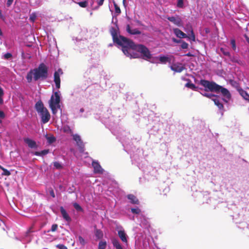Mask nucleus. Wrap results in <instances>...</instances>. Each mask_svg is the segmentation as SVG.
Listing matches in <instances>:
<instances>
[{
  "instance_id": "obj_18",
  "label": "nucleus",
  "mask_w": 249,
  "mask_h": 249,
  "mask_svg": "<svg viewBox=\"0 0 249 249\" xmlns=\"http://www.w3.org/2000/svg\"><path fill=\"white\" fill-rule=\"evenodd\" d=\"M92 166L93 168V172L95 174H103L104 169L100 165L98 160H93Z\"/></svg>"
},
{
  "instance_id": "obj_55",
  "label": "nucleus",
  "mask_w": 249,
  "mask_h": 249,
  "mask_svg": "<svg viewBox=\"0 0 249 249\" xmlns=\"http://www.w3.org/2000/svg\"><path fill=\"white\" fill-rule=\"evenodd\" d=\"M56 248L58 249H68L67 247L64 244H58L56 245Z\"/></svg>"
},
{
  "instance_id": "obj_5",
  "label": "nucleus",
  "mask_w": 249,
  "mask_h": 249,
  "mask_svg": "<svg viewBox=\"0 0 249 249\" xmlns=\"http://www.w3.org/2000/svg\"><path fill=\"white\" fill-rule=\"evenodd\" d=\"M35 109L40 116L42 124H45L50 121L51 118L50 113L44 106L41 100L39 99L36 103Z\"/></svg>"
},
{
  "instance_id": "obj_39",
  "label": "nucleus",
  "mask_w": 249,
  "mask_h": 249,
  "mask_svg": "<svg viewBox=\"0 0 249 249\" xmlns=\"http://www.w3.org/2000/svg\"><path fill=\"white\" fill-rule=\"evenodd\" d=\"M130 211H131V212L133 214H137V215H139V214H141V210L138 207H134V208H131Z\"/></svg>"
},
{
  "instance_id": "obj_27",
  "label": "nucleus",
  "mask_w": 249,
  "mask_h": 249,
  "mask_svg": "<svg viewBox=\"0 0 249 249\" xmlns=\"http://www.w3.org/2000/svg\"><path fill=\"white\" fill-rule=\"evenodd\" d=\"M188 4L187 0H177L176 6L177 8L184 9Z\"/></svg>"
},
{
  "instance_id": "obj_31",
  "label": "nucleus",
  "mask_w": 249,
  "mask_h": 249,
  "mask_svg": "<svg viewBox=\"0 0 249 249\" xmlns=\"http://www.w3.org/2000/svg\"><path fill=\"white\" fill-rule=\"evenodd\" d=\"M1 58V59L5 60L12 61L13 59V56L11 53L7 52L6 53H2Z\"/></svg>"
},
{
  "instance_id": "obj_9",
  "label": "nucleus",
  "mask_w": 249,
  "mask_h": 249,
  "mask_svg": "<svg viewBox=\"0 0 249 249\" xmlns=\"http://www.w3.org/2000/svg\"><path fill=\"white\" fill-rule=\"evenodd\" d=\"M72 140L76 142L80 153H83L85 150V144L81 136L78 134L72 135Z\"/></svg>"
},
{
  "instance_id": "obj_20",
  "label": "nucleus",
  "mask_w": 249,
  "mask_h": 249,
  "mask_svg": "<svg viewBox=\"0 0 249 249\" xmlns=\"http://www.w3.org/2000/svg\"><path fill=\"white\" fill-rule=\"evenodd\" d=\"M118 234L122 242H127L128 236L122 227H121L120 229L118 231Z\"/></svg>"
},
{
  "instance_id": "obj_28",
  "label": "nucleus",
  "mask_w": 249,
  "mask_h": 249,
  "mask_svg": "<svg viewBox=\"0 0 249 249\" xmlns=\"http://www.w3.org/2000/svg\"><path fill=\"white\" fill-rule=\"evenodd\" d=\"M233 220L235 223L237 225V226L238 228L244 229L246 228H248V224L247 222L245 221L240 222L237 220L236 218L235 217V216H233Z\"/></svg>"
},
{
  "instance_id": "obj_7",
  "label": "nucleus",
  "mask_w": 249,
  "mask_h": 249,
  "mask_svg": "<svg viewBox=\"0 0 249 249\" xmlns=\"http://www.w3.org/2000/svg\"><path fill=\"white\" fill-rule=\"evenodd\" d=\"M199 84L204 88L206 91H211L216 92L218 85L213 81H209L205 79H201Z\"/></svg>"
},
{
  "instance_id": "obj_50",
  "label": "nucleus",
  "mask_w": 249,
  "mask_h": 249,
  "mask_svg": "<svg viewBox=\"0 0 249 249\" xmlns=\"http://www.w3.org/2000/svg\"><path fill=\"white\" fill-rule=\"evenodd\" d=\"M63 130L64 132L70 133H71L72 132V130H71L70 126L68 125H65L63 127Z\"/></svg>"
},
{
  "instance_id": "obj_30",
  "label": "nucleus",
  "mask_w": 249,
  "mask_h": 249,
  "mask_svg": "<svg viewBox=\"0 0 249 249\" xmlns=\"http://www.w3.org/2000/svg\"><path fill=\"white\" fill-rule=\"evenodd\" d=\"M187 32L188 35V37L187 38H188V40L190 41H196V36L194 32L193 29L191 27V29L189 31H186Z\"/></svg>"
},
{
  "instance_id": "obj_34",
  "label": "nucleus",
  "mask_w": 249,
  "mask_h": 249,
  "mask_svg": "<svg viewBox=\"0 0 249 249\" xmlns=\"http://www.w3.org/2000/svg\"><path fill=\"white\" fill-rule=\"evenodd\" d=\"M45 138L49 144H52L56 142V139L53 135L48 136L47 134L45 135Z\"/></svg>"
},
{
  "instance_id": "obj_40",
  "label": "nucleus",
  "mask_w": 249,
  "mask_h": 249,
  "mask_svg": "<svg viewBox=\"0 0 249 249\" xmlns=\"http://www.w3.org/2000/svg\"><path fill=\"white\" fill-rule=\"evenodd\" d=\"M209 194L208 192L205 191L203 193H201V195H202L203 196V198L206 200V203H209L211 201V198L209 197H208Z\"/></svg>"
},
{
  "instance_id": "obj_60",
  "label": "nucleus",
  "mask_w": 249,
  "mask_h": 249,
  "mask_svg": "<svg viewBox=\"0 0 249 249\" xmlns=\"http://www.w3.org/2000/svg\"><path fill=\"white\" fill-rule=\"evenodd\" d=\"M0 19L2 21L5 20V17L3 15L1 10L0 9Z\"/></svg>"
},
{
  "instance_id": "obj_11",
  "label": "nucleus",
  "mask_w": 249,
  "mask_h": 249,
  "mask_svg": "<svg viewBox=\"0 0 249 249\" xmlns=\"http://www.w3.org/2000/svg\"><path fill=\"white\" fill-rule=\"evenodd\" d=\"M63 74V71L61 68H59L57 71H55L53 74V81L55 83L56 89H59L60 87V75Z\"/></svg>"
},
{
  "instance_id": "obj_15",
  "label": "nucleus",
  "mask_w": 249,
  "mask_h": 249,
  "mask_svg": "<svg viewBox=\"0 0 249 249\" xmlns=\"http://www.w3.org/2000/svg\"><path fill=\"white\" fill-rule=\"evenodd\" d=\"M59 210L62 217L68 223L67 225H69L72 221L71 218L63 206H60Z\"/></svg>"
},
{
  "instance_id": "obj_47",
  "label": "nucleus",
  "mask_w": 249,
  "mask_h": 249,
  "mask_svg": "<svg viewBox=\"0 0 249 249\" xmlns=\"http://www.w3.org/2000/svg\"><path fill=\"white\" fill-rule=\"evenodd\" d=\"M91 71H93V72H95L96 73H98L99 72V71L94 65L91 66L89 70H88L87 72H89V73H90L91 72Z\"/></svg>"
},
{
  "instance_id": "obj_35",
  "label": "nucleus",
  "mask_w": 249,
  "mask_h": 249,
  "mask_svg": "<svg viewBox=\"0 0 249 249\" xmlns=\"http://www.w3.org/2000/svg\"><path fill=\"white\" fill-rule=\"evenodd\" d=\"M230 60L233 62L237 63L239 65H241L242 64V61L238 57L235 56H232L231 55V56H229Z\"/></svg>"
},
{
  "instance_id": "obj_10",
  "label": "nucleus",
  "mask_w": 249,
  "mask_h": 249,
  "mask_svg": "<svg viewBox=\"0 0 249 249\" xmlns=\"http://www.w3.org/2000/svg\"><path fill=\"white\" fill-rule=\"evenodd\" d=\"M80 32L78 36L72 37V40L74 41V43L77 45H79L81 42L84 39H86V35L88 33V29L86 28H80Z\"/></svg>"
},
{
  "instance_id": "obj_59",
  "label": "nucleus",
  "mask_w": 249,
  "mask_h": 249,
  "mask_svg": "<svg viewBox=\"0 0 249 249\" xmlns=\"http://www.w3.org/2000/svg\"><path fill=\"white\" fill-rule=\"evenodd\" d=\"M14 1V0H7V2H6V6L7 7H9L11 6V5L12 4L13 2Z\"/></svg>"
},
{
  "instance_id": "obj_54",
  "label": "nucleus",
  "mask_w": 249,
  "mask_h": 249,
  "mask_svg": "<svg viewBox=\"0 0 249 249\" xmlns=\"http://www.w3.org/2000/svg\"><path fill=\"white\" fill-rule=\"evenodd\" d=\"M10 175H11V172L10 171L8 170L7 169H6L5 168H4L2 170V175L9 176Z\"/></svg>"
},
{
  "instance_id": "obj_49",
  "label": "nucleus",
  "mask_w": 249,
  "mask_h": 249,
  "mask_svg": "<svg viewBox=\"0 0 249 249\" xmlns=\"http://www.w3.org/2000/svg\"><path fill=\"white\" fill-rule=\"evenodd\" d=\"M78 241L79 242V243L80 244V245H81L82 246H84L86 242V241L85 240V239L81 235H79L78 237Z\"/></svg>"
},
{
  "instance_id": "obj_56",
  "label": "nucleus",
  "mask_w": 249,
  "mask_h": 249,
  "mask_svg": "<svg viewBox=\"0 0 249 249\" xmlns=\"http://www.w3.org/2000/svg\"><path fill=\"white\" fill-rule=\"evenodd\" d=\"M172 41L176 43H180L181 42H182V40L181 39H178L175 38V37H173L172 38Z\"/></svg>"
},
{
  "instance_id": "obj_53",
  "label": "nucleus",
  "mask_w": 249,
  "mask_h": 249,
  "mask_svg": "<svg viewBox=\"0 0 249 249\" xmlns=\"http://www.w3.org/2000/svg\"><path fill=\"white\" fill-rule=\"evenodd\" d=\"M220 50L222 53L225 56H228L229 57V56H231V53L230 52L225 51L224 49L222 48L220 49Z\"/></svg>"
},
{
  "instance_id": "obj_36",
  "label": "nucleus",
  "mask_w": 249,
  "mask_h": 249,
  "mask_svg": "<svg viewBox=\"0 0 249 249\" xmlns=\"http://www.w3.org/2000/svg\"><path fill=\"white\" fill-rule=\"evenodd\" d=\"M72 206H73V207L76 210L77 212H81V213H84V210L83 208L77 202H73V203H72Z\"/></svg>"
},
{
  "instance_id": "obj_42",
  "label": "nucleus",
  "mask_w": 249,
  "mask_h": 249,
  "mask_svg": "<svg viewBox=\"0 0 249 249\" xmlns=\"http://www.w3.org/2000/svg\"><path fill=\"white\" fill-rule=\"evenodd\" d=\"M113 5L114 6V9H115V13L116 14L115 16H117L121 13V9H120V7H119V6L117 5V4L115 1H113Z\"/></svg>"
},
{
  "instance_id": "obj_21",
  "label": "nucleus",
  "mask_w": 249,
  "mask_h": 249,
  "mask_svg": "<svg viewBox=\"0 0 249 249\" xmlns=\"http://www.w3.org/2000/svg\"><path fill=\"white\" fill-rule=\"evenodd\" d=\"M126 31L130 35H140L142 34V32L137 29H132L129 24L126 25Z\"/></svg>"
},
{
  "instance_id": "obj_41",
  "label": "nucleus",
  "mask_w": 249,
  "mask_h": 249,
  "mask_svg": "<svg viewBox=\"0 0 249 249\" xmlns=\"http://www.w3.org/2000/svg\"><path fill=\"white\" fill-rule=\"evenodd\" d=\"M73 1L78 4L82 8H86L88 5V2L87 0H86L79 2H75L74 0H73Z\"/></svg>"
},
{
  "instance_id": "obj_19",
  "label": "nucleus",
  "mask_w": 249,
  "mask_h": 249,
  "mask_svg": "<svg viewBox=\"0 0 249 249\" xmlns=\"http://www.w3.org/2000/svg\"><path fill=\"white\" fill-rule=\"evenodd\" d=\"M173 33L178 38L180 39L186 38L188 37L187 34H185L179 28H175L173 29Z\"/></svg>"
},
{
  "instance_id": "obj_46",
  "label": "nucleus",
  "mask_w": 249,
  "mask_h": 249,
  "mask_svg": "<svg viewBox=\"0 0 249 249\" xmlns=\"http://www.w3.org/2000/svg\"><path fill=\"white\" fill-rule=\"evenodd\" d=\"M203 96L208 97L209 98H213V96H215L214 94H213L212 93H209L206 92V91L204 90V91H203L202 92H200Z\"/></svg>"
},
{
  "instance_id": "obj_16",
  "label": "nucleus",
  "mask_w": 249,
  "mask_h": 249,
  "mask_svg": "<svg viewBox=\"0 0 249 249\" xmlns=\"http://www.w3.org/2000/svg\"><path fill=\"white\" fill-rule=\"evenodd\" d=\"M23 141L30 148L36 149L38 147L36 142L30 138H24Z\"/></svg>"
},
{
  "instance_id": "obj_14",
  "label": "nucleus",
  "mask_w": 249,
  "mask_h": 249,
  "mask_svg": "<svg viewBox=\"0 0 249 249\" xmlns=\"http://www.w3.org/2000/svg\"><path fill=\"white\" fill-rule=\"evenodd\" d=\"M167 19L178 27L182 26V20L178 15H176V17L174 16L167 17Z\"/></svg>"
},
{
  "instance_id": "obj_51",
  "label": "nucleus",
  "mask_w": 249,
  "mask_h": 249,
  "mask_svg": "<svg viewBox=\"0 0 249 249\" xmlns=\"http://www.w3.org/2000/svg\"><path fill=\"white\" fill-rule=\"evenodd\" d=\"M180 43V47L182 49H186L188 48L189 44L185 41L182 40V42H181Z\"/></svg>"
},
{
  "instance_id": "obj_61",
  "label": "nucleus",
  "mask_w": 249,
  "mask_h": 249,
  "mask_svg": "<svg viewBox=\"0 0 249 249\" xmlns=\"http://www.w3.org/2000/svg\"><path fill=\"white\" fill-rule=\"evenodd\" d=\"M5 116L4 112L0 109V119H3Z\"/></svg>"
},
{
  "instance_id": "obj_32",
  "label": "nucleus",
  "mask_w": 249,
  "mask_h": 249,
  "mask_svg": "<svg viewBox=\"0 0 249 249\" xmlns=\"http://www.w3.org/2000/svg\"><path fill=\"white\" fill-rule=\"evenodd\" d=\"M112 243L116 249H124L119 240L117 238H113L112 239Z\"/></svg>"
},
{
  "instance_id": "obj_37",
  "label": "nucleus",
  "mask_w": 249,
  "mask_h": 249,
  "mask_svg": "<svg viewBox=\"0 0 249 249\" xmlns=\"http://www.w3.org/2000/svg\"><path fill=\"white\" fill-rule=\"evenodd\" d=\"M107 242L106 240H101L98 244V249H106Z\"/></svg>"
},
{
  "instance_id": "obj_62",
  "label": "nucleus",
  "mask_w": 249,
  "mask_h": 249,
  "mask_svg": "<svg viewBox=\"0 0 249 249\" xmlns=\"http://www.w3.org/2000/svg\"><path fill=\"white\" fill-rule=\"evenodd\" d=\"M220 99L221 101H223L225 103H228L231 99H227L226 98L223 97V98H220Z\"/></svg>"
},
{
  "instance_id": "obj_2",
  "label": "nucleus",
  "mask_w": 249,
  "mask_h": 249,
  "mask_svg": "<svg viewBox=\"0 0 249 249\" xmlns=\"http://www.w3.org/2000/svg\"><path fill=\"white\" fill-rule=\"evenodd\" d=\"M111 36L113 42L121 46L122 49L126 48L137 49L145 59L149 60L151 58L152 54L146 46L142 44H139L136 46L132 40L120 35L119 34H116V31L113 28H112Z\"/></svg>"
},
{
  "instance_id": "obj_33",
  "label": "nucleus",
  "mask_w": 249,
  "mask_h": 249,
  "mask_svg": "<svg viewBox=\"0 0 249 249\" xmlns=\"http://www.w3.org/2000/svg\"><path fill=\"white\" fill-rule=\"evenodd\" d=\"M94 235L97 239H102L104 236L103 231L100 229H95L94 230Z\"/></svg>"
},
{
  "instance_id": "obj_8",
  "label": "nucleus",
  "mask_w": 249,
  "mask_h": 249,
  "mask_svg": "<svg viewBox=\"0 0 249 249\" xmlns=\"http://www.w3.org/2000/svg\"><path fill=\"white\" fill-rule=\"evenodd\" d=\"M152 59V60L150 62L152 63L166 64L171 61V59L168 55L162 54L153 57L152 56L150 59Z\"/></svg>"
},
{
  "instance_id": "obj_45",
  "label": "nucleus",
  "mask_w": 249,
  "mask_h": 249,
  "mask_svg": "<svg viewBox=\"0 0 249 249\" xmlns=\"http://www.w3.org/2000/svg\"><path fill=\"white\" fill-rule=\"evenodd\" d=\"M4 94L3 89L0 86V104L2 105L3 104V96Z\"/></svg>"
},
{
  "instance_id": "obj_22",
  "label": "nucleus",
  "mask_w": 249,
  "mask_h": 249,
  "mask_svg": "<svg viewBox=\"0 0 249 249\" xmlns=\"http://www.w3.org/2000/svg\"><path fill=\"white\" fill-rule=\"evenodd\" d=\"M186 80L187 81V82L185 85V87L189 88L194 91H198L199 89L201 90H203L202 88H199L196 86L194 84L192 83L190 79H186Z\"/></svg>"
},
{
  "instance_id": "obj_48",
  "label": "nucleus",
  "mask_w": 249,
  "mask_h": 249,
  "mask_svg": "<svg viewBox=\"0 0 249 249\" xmlns=\"http://www.w3.org/2000/svg\"><path fill=\"white\" fill-rule=\"evenodd\" d=\"M58 228V225L57 224H53L52 225L51 228L50 230H49L47 231V232H49L50 231L54 232Z\"/></svg>"
},
{
  "instance_id": "obj_3",
  "label": "nucleus",
  "mask_w": 249,
  "mask_h": 249,
  "mask_svg": "<svg viewBox=\"0 0 249 249\" xmlns=\"http://www.w3.org/2000/svg\"><path fill=\"white\" fill-rule=\"evenodd\" d=\"M103 113L97 114L95 117L96 119L100 120L101 122L105 124V126L110 130H113L117 127L118 121L121 117V114L124 115L125 113L124 105L122 107H118L117 109H114V114L111 115L112 110L108 107H102Z\"/></svg>"
},
{
  "instance_id": "obj_38",
  "label": "nucleus",
  "mask_w": 249,
  "mask_h": 249,
  "mask_svg": "<svg viewBox=\"0 0 249 249\" xmlns=\"http://www.w3.org/2000/svg\"><path fill=\"white\" fill-rule=\"evenodd\" d=\"M53 165L54 168L56 169L61 170L63 168V164L59 161L53 162Z\"/></svg>"
},
{
  "instance_id": "obj_52",
  "label": "nucleus",
  "mask_w": 249,
  "mask_h": 249,
  "mask_svg": "<svg viewBox=\"0 0 249 249\" xmlns=\"http://www.w3.org/2000/svg\"><path fill=\"white\" fill-rule=\"evenodd\" d=\"M231 45L232 49L235 51L236 49V41L234 39H231Z\"/></svg>"
},
{
  "instance_id": "obj_13",
  "label": "nucleus",
  "mask_w": 249,
  "mask_h": 249,
  "mask_svg": "<svg viewBox=\"0 0 249 249\" xmlns=\"http://www.w3.org/2000/svg\"><path fill=\"white\" fill-rule=\"evenodd\" d=\"M216 92H221L222 96L227 99H231V95L230 91L226 88L218 85Z\"/></svg>"
},
{
  "instance_id": "obj_58",
  "label": "nucleus",
  "mask_w": 249,
  "mask_h": 249,
  "mask_svg": "<svg viewBox=\"0 0 249 249\" xmlns=\"http://www.w3.org/2000/svg\"><path fill=\"white\" fill-rule=\"evenodd\" d=\"M49 194L52 197L54 198L55 197L54 191L53 189L51 188L49 190Z\"/></svg>"
},
{
  "instance_id": "obj_29",
  "label": "nucleus",
  "mask_w": 249,
  "mask_h": 249,
  "mask_svg": "<svg viewBox=\"0 0 249 249\" xmlns=\"http://www.w3.org/2000/svg\"><path fill=\"white\" fill-rule=\"evenodd\" d=\"M240 95L247 101H249V94L244 89L240 88L237 89Z\"/></svg>"
},
{
  "instance_id": "obj_23",
  "label": "nucleus",
  "mask_w": 249,
  "mask_h": 249,
  "mask_svg": "<svg viewBox=\"0 0 249 249\" xmlns=\"http://www.w3.org/2000/svg\"><path fill=\"white\" fill-rule=\"evenodd\" d=\"M50 152V149H45L40 151H31L30 153L32 155L43 157Z\"/></svg>"
},
{
  "instance_id": "obj_17",
  "label": "nucleus",
  "mask_w": 249,
  "mask_h": 249,
  "mask_svg": "<svg viewBox=\"0 0 249 249\" xmlns=\"http://www.w3.org/2000/svg\"><path fill=\"white\" fill-rule=\"evenodd\" d=\"M137 217L139 220V222H140V225L141 227H143L146 228L149 226V223L147 218L142 213L139 214V215H137Z\"/></svg>"
},
{
  "instance_id": "obj_4",
  "label": "nucleus",
  "mask_w": 249,
  "mask_h": 249,
  "mask_svg": "<svg viewBox=\"0 0 249 249\" xmlns=\"http://www.w3.org/2000/svg\"><path fill=\"white\" fill-rule=\"evenodd\" d=\"M49 68L44 63H41L38 66L34 69H31L27 73L26 78L28 83L33 80H45L48 77Z\"/></svg>"
},
{
  "instance_id": "obj_12",
  "label": "nucleus",
  "mask_w": 249,
  "mask_h": 249,
  "mask_svg": "<svg viewBox=\"0 0 249 249\" xmlns=\"http://www.w3.org/2000/svg\"><path fill=\"white\" fill-rule=\"evenodd\" d=\"M212 100L213 101L214 104L219 108V110L221 112V115H223L224 109V106L222 103V101H221L220 98L218 96L215 95V96H213V97L212 98Z\"/></svg>"
},
{
  "instance_id": "obj_64",
  "label": "nucleus",
  "mask_w": 249,
  "mask_h": 249,
  "mask_svg": "<svg viewBox=\"0 0 249 249\" xmlns=\"http://www.w3.org/2000/svg\"><path fill=\"white\" fill-rule=\"evenodd\" d=\"M105 0H99L98 1L97 3L99 6H102Z\"/></svg>"
},
{
  "instance_id": "obj_57",
  "label": "nucleus",
  "mask_w": 249,
  "mask_h": 249,
  "mask_svg": "<svg viewBox=\"0 0 249 249\" xmlns=\"http://www.w3.org/2000/svg\"><path fill=\"white\" fill-rule=\"evenodd\" d=\"M74 186H72L71 187H70L68 189V192L69 194H72L74 192Z\"/></svg>"
},
{
  "instance_id": "obj_44",
  "label": "nucleus",
  "mask_w": 249,
  "mask_h": 249,
  "mask_svg": "<svg viewBox=\"0 0 249 249\" xmlns=\"http://www.w3.org/2000/svg\"><path fill=\"white\" fill-rule=\"evenodd\" d=\"M36 17L37 15L36 13L33 12L30 15L29 20L30 21V22L34 23L35 21Z\"/></svg>"
},
{
  "instance_id": "obj_25",
  "label": "nucleus",
  "mask_w": 249,
  "mask_h": 249,
  "mask_svg": "<svg viewBox=\"0 0 249 249\" xmlns=\"http://www.w3.org/2000/svg\"><path fill=\"white\" fill-rule=\"evenodd\" d=\"M126 197L128 200V202L131 204L138 205L140 203L139 199L133 194H128L126 196Z\"/></svg>"
},
{
  "instance_id": "obj_43",
  "label": "nucleus",
  "mask_w": 249,
  "mask_h": 249,
  "mask_svg": "<svg viewBox=\"0 0 249 249\" xmlns=\"http://www.w3.org/2000/svg\"><path fill=\"white\" fill-rule=\"evenodd\" d=\"M130 49H131V48H123L122 49V50L123 52L124 53V54L126 56H130L132 57V55L130 53Z\"/></svg>"
},
{
  "instance_id": "obj_1",
  "label": "nucleus",
  "mask_w": 249,
  "mask_h": 249,
  "mask_svg": "<svg viewBox=\"0 0 249 249\" xmlns=\"http://www.w3.org/2000/svg\"><path fill=\"white\" fill-rule=\"evenodd\" d=\"M116 135V138L121 142L124 150L130 155L132 164L136 165L143 172V177L147 181H153L158 178V170L156 167L151 164L146 163H142V159L143 151L142 149L136 148L133 145V142L130 140V134L123 131L118 132Z\"/></svg>"
},
{
  "instance_id": "obj_26",
  "label": "nucleus",
  "mask_w": 249,
  "mask_h": 249,
  "mask_svg": "<svg viewBox=\"0 0 249 249\" xmlns=\"http://www.w3.org/2000/svg\"><path fill=\"white\" fill-rule=\"evenodd\" d=\"M170 68L172 71L177 72H180L184 69L181 64H173L171 65Z\"/></svg>"
},
{
  "instance_id": "obj_63",
  "label": "nucleus",
  "mask_w": 249,
  "mask_h": 249,
  "mask_svg": "<svg viewBox=\"0 0 249 249\" xmlns=\"http://www.w3.org/2000/svg\"><path fill=\"white\" fill-rule=\"evenodd\" d=\"M134 21L137 23V25L140 26H143V24L141 21L138 19H135Z\"/></svg>"
},
{
  "instance_id": "obj_24",
  "label": "nucleus",
  "mask_w": 249,
  "mask_h": 249,
  "mask_svg": "<svg viewBox=\"0 0 249 249\" xmlns=\"http://www.w3.org/2000/svg\"><path fill=\"white\" fill-rule=\"evenodd\" d=\"M112 23L114 24L115 27H111L110 28V33L111 34L112 28H113L116 31V34H119V28L118 24V19L117 16L115 15H112Z\"/></svg>"
},
{
  "instance_id": "obj_6",
  "label": "nucleus",
  "mask_w": 249,
  "mask_h": 249,
  "mask_svg": "<svg viewBox=\"0 0 249 249\" xmlns=\"http://www.w3.org/2000/svg\"><path fill=\"white\" fill-rule=\"evenodd\" d=\"M61 94L59 91H55L52 95L49 101V107L51 108L52 113L55 115L57 113L58 110L62 111L60 106Z\"/></svg>"
}]
</instances>
